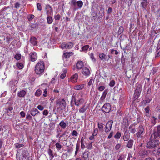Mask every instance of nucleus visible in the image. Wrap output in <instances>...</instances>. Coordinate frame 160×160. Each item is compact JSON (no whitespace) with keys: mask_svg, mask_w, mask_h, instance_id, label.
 I'll return each instance as SVG.
<instances>
[{"mask_svg":"<svg viewBox=\"0 0 160 160\" xmlns=\"http://www.w3.org/2000/svg\"><path fill=\"white\" fill-rule=\"evenodd\" d=\"M44 63L43 61H40L35 65L34 71L37 74L41 76L44 72Z\"/></svg>","mask_w":160,"mask_h":160,"instance_id":"obj_1","label":"nucleus"},{"mask_svg":"<svg viewBox=\"0 0 160 160\" xmlns=\"http://www.w3.org/2000/svg\"><path fill=\"white\" fill-rule=\"evenodd\" d=\"M111 109V107L109 103H106L104 104L102 108V112L106 113L109 112Z\"/></svg>","mask_w":160,"mask_h":160,"instance_id":"obj_7","label":"nucleus"},{"mask_svg":"<svg viewBox=\"0 0 160 160\" xmlns=\"http://www.w3.org/2000/svg\"><path fill=\"white\" fill-rule=\"evenodd\" d=\"M92 142H90L89 143L87 146L88 148L89 149H91L92 147Z\"/></svg>","mask_w":160,"mask_h":160,"instance_id":"obj_52","label":"nucleus"},{"mask_svg":"<svg viewBox=\"0 0 160 160\" xmlns=\"http://www.w3.org/2000/svg\"><path fill=\"white\" fill-rule=\"evenodd\" d=\"M72 135L76 136L78 135V133L76 131L74 130L72 131Z\"/></svg>","mask_w":160,"mask_h":160,"instance_id":"obj_59","label":"nucleus"},{"mask_svg":"<svg viewBox=\"0 0 160 160\" xmlns=\"http://www.w3.org/2000/svg\"><path fill=\"white\" fill-rule=\"evenodd\" d=\"M93 81V79L92 78L88 82V86H90L92 84V82Z\"/></svg>","mask_w":160,"mask_h":160,"instance_id":"obj_63","label":"nucleus"},{"mask_svg":"<svg viewBox=\"0 0 160 160\" xmlns=\"http://www.w3.org/2000/svg\"><path fill=\"white\" fill-rule=\"evenodd\" d=\"M89 46L88 45L83 46L82 48V51H83L86 52L89 48Z\"/></svg>","mask_w":160,"mask_h":160,"instance_id":"obj_38","label":"nucleus"},{"mask_svg":"<svg viewBox=\"0 0 160 160\" xmlns=\"http://www.w3.org/2000/svg\"><path fill=\"white\" fill-rule=\"evenodd\" d=\"M56 104L60 107L65 108L66 107V102L63 99H59L56 100Z\"/></svg>","mask_w":160,"mask_h":160,"instance_id":"obj_6","label":"nucleus"},{"mask_svg":"<svg viewBox=\"0 0 160 160\" xmlns=\"http://www.w3.org/2000/svg\"><path fill=\"white\" fill-rule=\"evenodd\" d=\"M151 100V98H148L146 97L145 100H143V102L145 104H146V103H148L150 102Z\"/></svg>","mask_w":160,"mask_h":160,"instance_id":"obj_36","label":"nucleus"},{"mask_svg":"<svg viewBox=\"0 0 160 160\" xmlns=\"http://www.w3.org/2000/svg\"><path fill=\"white\" fill-rule=\"evenodd\" d=\"M34 16L33 15H31L30 17L28 18V20L29 21H31L34 18Z\"/></svg>","mask_w":160,"mask_h":160,"instance_id":"obj_62","label":"nucleus"},{"mask_svg":"<svg viewBox=\"0 0 160 160\" xmlns=\"http://www.w3.org/2000/svg\"><path fill=\"white\" fill-rule=\"evenodd\" d=\"M30 157L29 153L27 151H24L22 152V160H28Z\"/></svg>","mask_w":160,"mask_h":160,"instance_id":"obj_10","label":"nucleus"},{"mask_svg":"<svg viewBox=\"0 0 160 160\" xmlns=\"http://www.w3.org/2000/svg\"><path fill=\"white\" fill-rule=\"evenodd\" d=\"M84 87V85L83 84L79 85L74 86V88L75 90H79L83 89Z\"/></svg>","mask_w":160,"mask_h":160,"instance_id":"obj_26","label":"nucleus"},{"mask_svg":"<svg viewBox=\"0 0 160 160\" xmlns=\"http://www.w3.org/2000/svg\"><path fill=\"white\" fill-rule=\"evenodd\" d=\"M89 152H85L83 153V158L85 159H87L88 157Z\"/></svg>","mask_w":160,"mask_h":160,"instance_id":"obj_28","label":"nucleus"},{"mask_svg":"<svg viewBox=\"0 0 160 160\" xmlns=\"http://www.w3.org/2000/svg\"><path fill=\"white\" fill-rule=\"evenodd\" d=\"M87 109V107H86L85 105H84L79 109V112L81 113H84L85 112Z\"/></svg>","mask_w":160,"mask_h":160,"instance_id":"obj_21","label":"nucleus"},{"mask_svg":"<svg viewBox=\"0 0 160 160\" xmlns=\"http://www.w3.org/2000/svg\"><path fill=\"white\" fill-rule=\"evenodd\" d=\"M73 46V44L72 42H69L67 43L64 42L62 43L61 45V48L63 49H71Z\"/></svg>","mask_w":160,"mask_h":160,"instance_id":"obj_8","label":"nucleus"},{"mask_svg":"<svg viewBox=\"0 0 160 160\" xmlns=\"http://www.w3.org/2000/svg\"><path fill=\"white\" fill-rule=\"evenodd\" d=\"M123 32V28L122 26H120L119 28V30L118 32V34H120Z\"/></svg>","mask_w":160,"mask_h":160,"instance_id":"obj_39","label":"nucleus"},{"mask_svg":"<svg viewBox=\"0 0 160 160\" xmlns=\"http://www.w3.org/2000/svg\"><path fill=\"white\" fill-rule=\"evenodd\" d=\"M105 87L103 86H99L98 88V89L100 91H102L105 89Z\"/></svg>","mask_w":160,"mask_h":160,"instance_id":"obj_55","label":"nucleus"},{"mask_svg":"<svg viewBox=\"0 0 160 160\" xmlns=\"http://www.w3.org/2000/svg\"><path fill=\"white\" fill-rule=\"evenodd\" d=\"M151 88H149L147 92V96H148H148H149L150 95H151Z\"/></svg>","mask_w":160,"mask_h":160,"instance_id":"obj_61","label":"nucleus"},{"mask_svg":"<svg viewBox=\"0 0 160 160\" xmlns=\"http://www.w3.org/2000/svg\"><path fill=\"white\" fill-rule=\"evenodd\" d=\"M69 4H71V6L74 8V10H76V8L77 6L78 8H81L83 5V2L81 1H77L76 0H71Z\"/></svg>","mask_w":160,"mask_h":160,"instance_id":"obj_3","label":"nucleus"},{"mask_svg":"<svg viewBox=\"0 0 160 160\" xmlns=\"http://www.w3.org/2000/svg\"><path fill=\"white\" fill-rule=\"evenodd\" d=\"M54 18L56 20H59L61 18V16L59 14H58L54 16Z\"/></svg>","mask_w":160,"mask_h":160,"instance_id":"obj_51","label":"nucleus"},{"mask_svg":"<svg viewBox=\"0 0 160 160\" xmlns=\"http://www.w3.org/2000/svg\"><path fill=\"white\" fill-rule=\"evenodd\" d=\"M130 131L131 132L134 133L136 132V130L134 128H131L130 127Z\"/></svg>","mask_w":160,"mask_h":160,"instance_id":"obj_56","label":"nucleus"},{"mask_svg":"<svg viewBox=\"0 0 160 160\" xmlns=\"http://www.w3.org/2000/svg\"><path fill=\"white\" fill-rule=\"evenodd\" d=\"M157 118H155L153 116L151 117V122L152 124V125H154L156 122V120Z\"/></svg>","mask_w":160,"mask_h":160,"instance_id":"obj_34","label":"nucleus"},{"mask_svg":"<svg viewBox=\"0 0 160 160\" xmlns=\"http://www.w3.org/2000/svg\"><path fill=\"white\" fill-rule=\"evenodd\" d=\"M101 12V15L100 16V18H102L104 14V9L103 8H101L100 9V12Z\"/></svg>","mask_w":160,"mask_h":160,"instance_id":"obj_37","label":"nucleus"},{"mask_svg":"<svg viewBox=\"0 0 160 160\" xmlns=\"http://www.w3.org/2000/svg\"><path fill=\"white\" fill-rule=\"evenodd\" d=\"M56 148L58 150H60L62 147V145L58 142H57L55 144Z\"/></svg>","mask_w":160,"mask_h":160,"instance_id":"obj_41","label":"nucleus"},{"mask_svg":"<svg viewBox=\"0 0 160 160\" xmlns=\"http://www.w3.org/2000/svg\"><path fill=\"white\" fill-rule=\"evenodd\" d=\"M145 132V129L143 126L141 125L139 127L137 135L138 137H142Z\"/></svg>","mask_w":160,"mask_h":160,"instance_id":"obj_5","label":"nucleus"},{"mask_svg":"<svg viewBox=\"0 0 160 160\" xmlns=\"http://www.w3.org/2000/svg\"><path fill=\"white\" fill-rule=\"evenodd\" d=\"M74 102V104L77 106H79L82 104L83 102V100L82 98L77 100L75 98V95L73 94L72 97V100L71 102V104H72L73 102Z\"/></svg>","mask_w":160,"mask_h":160,"instance_id":"obj_4","label":"nucleus"},{"mask_svg":"<svg viewBox=\"0 0 160 160\" xmlns=\"http://www.w3.org/2000/svg\"><path fill=\"white\" fill-rule=\"evenodd\" d=\"M59 125L61 128L64 129L66 128L67 125L66 123L64 122L63 121H61L60 122Z\"/></svg>","mask_w":160,"mask_h":160,"instance_id":"obj_22","label":"nucleus"},{"mask_svg":"<svg viewBox=\"0 0 160 160\" xmlns=\"http://www.w3.org/2000/svg\"><path fill=\"white\" fill-rule=\"evenodd\" d=\"M42 92V91L41 90L38 89L36 91L35 95L37 97H39L40 95Z\"/></svg>","mask_w":160,"mask_h":160,"instance_id":"obj_35","label":"nucleus"},{"mask_svg":"<svg viewBox=\"0 0 160 160\" xmlns=\"http://www.w3.org/2000/svg\"><path fill=\"white\" fill-rule=\"evenodd\" d=\"M82 72L84 75L88 76L89 75L90 72L88 68L85 67L82 69Z\"/></svg>","mask_w":160,"mask_h":160,"instance_id":"obj_14","label":"nucleus"},{"mask_svg":"<svg viewBox=\"0 0 160 160\" xmlns=\"http://www.w3.org/2000/svg\"><path fill=\"white\" fill-rule=\"evenodd\" d=\"M67 72V70L66 69H65L63 70V73H62L60 76V78L63 79L66 76V74Z\"/></svg>","mask_w":160,"mask_h":160,"instance_id":"obj_30","label":"nucleus"},{"mask_svg":"<svg viewBox=\"0 0 160 160\" xmlns=\"http://www.w3.org/2000/svg\"><path fill=\"white\" fill-rule=\"evenodd\" d=\"M48 153L49 155L52 156V157H53V155L52 154V150L50 149H49L48 150Z\"/></svg>","mask_w":160,"mask_h":160,"instance_id":"obj_58","label":"nucleus"},{"mask_svg":"<svg viewBox=\"0 0 160 160\" xmlns=\"http://www.w3.org/2000/svg\"><path fill=\"white\" fill-rule=\"evenodd\" d=\"M27 93V92L24 90H22L18 92L17 96L19 98H24Z\"/></svg>","mask_w":160,"mask_h":160,"instance_id":"obj_15","label":"nucleus"},{"mask_svg":"<svg viewBox=\"0 0 160 160\" xmlns=\"http://www.w3.org/2000/svg\"><path fill=\"white\" fill-rule=\"evenodd\" d=\"M125 157L124 154H121L119 156V158L118 160H124Z\"/></svg>","mask_w":160,"mask_h":160,"instance_id":"obj_44","label":"nucleus"},{"mask_svg":"<svg viewBox=\"0 0 160 160\" xmlns=\"http://www.w3.org/2000/svg\"><path fill=\"white\" fill-rule=\"evenodd\" d=\"M98 127L99 130L101 131L102 130L103 126L102 123H99L98 122Z\"/></svg>","mask_w":160,"mask_h":160,"instance_id":"obj_47","label":"nucleus"},{"mask_svg":"<svg viewBox=\"0 0 160 160\" xmlns=\"http://www.w3.org/2000/svg\"><path fill=\"white\" fill-rule=\"evenodd\" d=\"M15 146L17 148H20L21 147H23L24 145L22 144H19L18 143H16L15 144Z\"/></svg>","mask_w":160,"mask_h":160,"instance_id":"obj_49","label":"nucleus"},{"mask_svg":"<svg viewBox=\"0 0 160 160\" xmlns=\"http://www.w3.org/2000/svg\"><path fill=\"white\" fill-rule=\"evenodd\" d=\"M133 143V140L132 139H130L128 141V144L126 145V146L130 148H132Z\"/></svg>","mask_w":160,"mask_h":160,"instance_id":"obj_20","label":"nucleus"},{"mask_svg":"<svg viewBox=\"0 0 160 160\" xmlns=\"http://www.w3.org/2000/svg\"><path fill=\"white\" fill-rule=\"evenodd\" d=\"M145 115L147 117H149L150 116V114L149 113V106L145 108Z\"/></svg>","mask_w":160,"mask_h":160,"instance_id":"obj_32","label":"nucleus"},{"mask_svg":"<svg viewBox=\"0 0 160 160\" xmlns=\"http://www.w3.org/2000/svg\"><path fill=\"white\" fill-rule=\"evenodd\" d=\"M10 38L9 36H7L6 37V38L4 39V40H6L8 43H9L10 42Z\"/></svg>","mask_w":160,"mask_h":160,"instance_id":"obj_60","label":"nucleus"},{"mask_svg":"<svg viewBox=\"0 0 160 160\" xmlns=\"http://www.w3.org/2000/svg\"><path fill=\"white\" fill-rule=\"evenodd\" d=\"M47 22L48 24H51L53 22L52 18L51 16H48L47 17Z\"/></svg>","mask_w":160,"mask_h":160,"instance_id":"obj_31","label":"nucleus"},{"mask_svg":"<svg viewBox=\"0 0 160 160\" xmlns=\"http://www.w3.org/2000/svg\"><path fill=\"white\" fill-rule=\"evenodd\" d=\"M121 135V134L119 132H118L114 136V137L118 139L120 138Z\"/></svg>","mask_w":160,"mask_h":160,"instance_id":"obj_46","label":"nucleus"},{"mask_svg":"<svg viewBox=\"0 0 160 160\" xmlns=\"http://www.w3.org/2000/svg\"><path fill=\"white\" fill-rule=\"evenodd\" d=\"M115 84V82L113 80H112L110 82L109 86L110 87H112L114 86Z\"/></svg>","mask_w":160,"mask_h":160,"instance_id":"obj_48","label":"nucleus"},{"mask_svg":"<svg viewBox=\"0 0 160 160\" xmlns=\"http://www.w3.org/2000/svg\"><path fill=\"white\" fill-rule=\"evenodd\" d=\"M78 77V74L75 73L70 78L69 80L73 83H75L77 82Z\"/></svg>","mask_w":160,"mask_h":160,"instance_id":"obj_13","label":"nucleus"},{"mask_svg":"<svg viewBox=\"0 0 160 160\" xmlns=\"http://www.w3.org/2000/svg\"><path fill=\"white\" fill-rule=\"evenodd\" d=\"M48 10L47 11V14L48 15V13L52 11V9L51 7L49 5H48L46 6Z\"/></svg>","mask_w":160,"mask_h":160,"instance_id":"obj_40","label":"nucleus"},{"mask_svg":"<svg viewBox=\"0 0 160 160\" xmlns=\"http://www.w3.org/2000/svg\"><path fill=\"white\" fill-rule=\"evenodd\" d=\"M21 55L19 54H17L14 57V58L17 60H20L21 58Z\"/></svg>","mask_w":160,"mask_h":160,"instance_id":"obj_43","label":"nucleus"},{"mask_svg":"<svg viewBox=\"0 0 160 160\" xmlns=\"http://www.w3.org/2000/svg\"><path fill=\"white\" fill-rule=\"evenodd\" d=\"M37 6L38 10L39 11H41L42 9V8L41 4L39 3H38L37 4Z\"/></svg>","mask_w":160,"mask_h":160,"instance_id":"obj_53","label":"nucleus"},{"mask_svg":"<svg viewBox=\"0 0 160 160\" xmlns=\"http://www.w3.org/2000/svg\"><path fill=\"white\" fill-rule=\"evenodd\" d=\"M142 86L141 85L139 84L137 86L136 89L135 90V92H136V93H137L138 92V94L140 93L142 90Z\"/></svg>","mask_w":160,"mask_h":160,"instance_id":"obj_24","label":"nucleus"},{"mask_svg":"<svg viewBox=\"0 0 160 160\" xmlns=\"http://www.w3.org/2000/svg\"><path fill=\"white\" fill-rule=\"evenodd\" d=\"M98 129L97 128L95 129L93 132L92 135L93 136H96L98 134Z\"/></svg>","mask_w":160,"mask_h":160,"instance_id":"obj_50","label":"nucleus"},{"mask_svg":"<svg viewBox=\"0 0 160 160\" xmlns=\"http://www.w3.org/2000/svg\"><path fill=\"white\" fill-rule=\"evenodd\" d=\"M30 42L31 44L33 46L37 45L38 42L37 38L34 37H32L31 38Z\"/></svg>","mask_w":160,"mask_h":160,"instance_id":"obj_16","label":"nucleus"},{"mask_svg":"<svg viewBox=\"0 0 160 160\" xmlns=\"http://www.w3.org/2000/svg\"><path fill=\"white\" fill-rule=\"evenodd\" d=\"M156 138L151 135L149 141L147 143V148L149 149H152L158 145L160 142L158 140L156 139Z\"/></svg>","mask_w":160,"mask_h":160,"instance_id":"obj_2","label":"nucleus"},{"mask_svg":"<svg viewBox=\"0 0 160 160\" xmlns=\"http://www.w3.org/2000/svg\"><path fill=\"white\" fill-rule=\"evenodd\" d=\"M37 108L39 110L42 111L44 109V107L42 105H39L37 107Z\"/></svg>","mask_w":160,"mask_h":160,"instance_id":"obj_57","label":"nucleus"},{"mask_svg":"<svg viewBox=\"0 0 160 160\" xmlns=\"http://www.w3.org/2000/svg\"><path fill=\"white\" fill-rule=\"evenodd\" d=\"M130 133L127 131H126L124 134L123 139L124 141H127L129 137Z\"/></svg>","mask_w":160,"mask_h":160,"instance_id":"obj_18","label":"nucleus"},{"mask_svg":"<svg viewBox=\"0 0 160 160\" xmlns=\"http://www.w3.org/2000/svg\"><path fill=\"white\" fill-rule=\"evenodd\" d=\"M83 66V64L82 61H78L76 64V66L77 69H81Z\"/></svg>","mask_w":160,"mask_h":160,"instance_id":"obj_19","label":"nucleus"},{"mask_svg":"<svg viewBox=\"0 0 160 160\" xmlns=\"http://www.w3.org/2000/svg\"><path fill=\"white\" fill-rule=\"evenodd\" d=\"M29 57L30 58L31 61L34 62L36 61L37 59V53L34 52L30 53Z\"/></svg>","mask_w":160,"mask_h":160,"instance_id":"obj_11","label":"nucleus"},{"mask_svg":"<svg viewBox=\"0 0 160 160\" xmlns=\"http://www.w3.org/2000/svg\"><path fill=\"white\" fill-rule=\"evenodd\" d=\"M148 0H144L143 2H142V6L143 8H145V7L147 6L148 3Z\"/></svg>","mask_w":160,"mask_h":160,"instance_id":"obj_33","label":"nucleus"},{"mask_svg":"<svg viewBox=\"0 0 160 160\" xmlns=\"http://www.w3.org/2000/svg\"><path fill=\"white\" fill-rule=\"evenodd\" d=\"M113 122L112 120H110L107 123L105 128V131L106 132H109L110 131Z\"/></svg>","mask_w":160,"mask_h":160,"instance_id":"obj_9","label":"nucleus"},{"mask_svg":"<svg viewBox=\"0 0 160 160\" xmlns=\"http://www.w3.org/2000/svg\"><path fill=\"white\" fill-rule=\"evenodd\" d=\"M48 112L47 110H44L43 112V114L44 115H47L48 114Z\"/></svg>","mask_w":160,"mask_h":160,"instance_id":"obj_64","label":"nucleus"},{"mask_svg":"<svg viewBox=\"0 0 160 160\" xmlns=\"http://www.w3.org/2000/svg\"><path fill=\"white\" fill-rule=\"evenodd\" d=\"M79 146L78 143H77L76 144V151L75 152V154L76 155L77 154V153L79 149Z\"/></svg>","mask_w":160,"mask_h":160,"instance_id":"obj_54","label":"nucleus"},{"mask_svg":"<svg viewBox=\"0 0 160 160\" xmlns=\"http://www.w3.org/2000/svg\"><path fill=\"white\" fill-rule=\"evenodd\" d=\"M13 108L12 107H9L8 108H6L5 109L6 110V112L8 113V114L9 115H11L10 114V112H11V111H12L13 110Z\"/></svg>","mask_w":160,"mask_h":160,"instance_id":"obj_25","label":"nucleus"},{"mask_svg":"<svg viewBox=\"0 0 160 160\" xmlns=\"http://www.w3.org/2000/svg\"><path fill=\"white\" fill-rule=\"evenodd\" d=\"M107 90H105L103 92L102 94L101 97V99L103 101L105 98L106 96L107 93Z\"/></svg>","mask_w":160,"mask_h":160,"instance_id":"obj_29","label":"nucleus"},{"mask_svg":"<svg viewBox=\"0 0 160 160\" xmlns=\"http://www.w3.org/2000/svg\"><path fill=\"white\" fill-rule=\"evenodd\" d=\"M90 58L94 62H95L96 61L95 58L94 56V54L93 53H91L90 55Z\"/></svg>","mask_w":160,"mask_h":160,"instance_id":"obj_45","label":"nucleus"},{"mask_svg":"<svg viewBox=\"0 0 160 160\" xmlns=\"http://www.w3.org/2000/svg\"><path fill=\"white\" fill-rule=\"evenodd\" d=\"M152 135H153V136L156 138L160 136V126L157 128V130H155L153 133Z\"/></svg>","mask_w":160,"mask_h":160,"instance_id":"obj_12","label":"nucleus"},{"mask_svg":"<svg viewBox=\"0 0 160 160\" xmlns=\"http://www.w3.org/2000/svg\"><path fill=\"white\" fill-rule=\"evenodd\" d=\"M17 66L19 69H22L23 68V65L22 63H18L17 64Z\"/></svg>","mask_w":160,"mask_h":160,"instance_id":"obj_42","label":"nucleus"},{"mask_svg":"<svg viewBox=\"0 0 160 160\" xmlns=\"http://www.w3.org/2000/svg\"><path fill=\"white\" fill-rule=\"evenodd\" d=\"M106 55L102 52H101L99 55V57L101 60H105Z\"/></svg>","mask_w":160,"mask_h":160,"instance_id":"obj_27","label":"nucleus"},{"mask_svg":"<svg viewBox=\"0 0 160 160\" xmlns=\"http://www.w3.org/2000/svg\"><path fill=\"white\" fill-rule=\"evenodd\" d=\"M73 52H67L63 54L64 57L66 58H69L71 56L73 55Z\"/></svg>","mask_w":160,"mask_h":160,"instance_id":"obj_23","label":"nucleus"},{"mask_svg":"<svg viewBox=\"0 0 160 160\" xmlns=\"http://www.w3.org/2000/svg\"><path fill=\"white\" fill-rule=\"evenodd\" d=\"M39 112V111L36 108H32L30 111V114L32 116H35Z\"/></svg>","mask_w":160,"mask_h":160,"instance_id":"obj_17","label":"nucleus"}]
</instances>
